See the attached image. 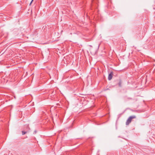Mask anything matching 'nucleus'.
Returning <instances> with one entry per match:
<instances>
[{
  "instance_id": "1",
  "label": "nucleus",
  "mask_w": 155,
  "mask_h": 155,
  "mask_svg": "<svg viewBox=\"0 0 155 155\" xmlns=\"http://www.w3.org/2000/svg\"><path fill=\"white\" fill-rule=\"evenodd\" d=\"M136 118V116L135 115L131 116L130 117L127 119L126 123V125H128L131 123V120L133 119H134Z\"/></svg>"
},
{
  "instance_id": "2",
  "label": "nucleus",
  "mask_w": 155,
  "mask_h": 155,
  "mask_svg": "<svg viewBox=\"0 0 155 155\" xmlns=\"http://www.w3.org/2000/svg\"><path fill=\"white\" fill-rule=\"evenodd\" d=\"M112 78V73H110L109 74L108 77V79L109 80H111Z\"/></svg>"
},
{
  "instance_id": "3",
  "label": "nucleus",
  "mask_w": 155,
  "mask_h": 155,
  "mask_svg": "<svg viewBox=\"0 0 155 155\" xmlns=\"http://www.w3.org/2000/svg\"><path fill=\"white\" fill-rule=\"evenodd\" d=\"M122 82L120 80H119V82L118 83L119 86L121 87Z\"/></svg>"
},
{
  "instance_id": "4",
  "label": "nucleus",
  "mask_w": 155,
  "mask_h": 155,
  "mask_svg": "<svg viewBox=\"0 0 155 155\" xmlns=\"http://www.w3.org/2000/svg\"><path fill=\"white\" fill-rule=\"evenodd\" d=\"M22 134L24 135V134H26L27 132V131H22Z\"/></svg>"
},
{
  "instance_id": "5",
  "label": "nucleus",
  "mask_w": 155,
  "mask_h": 155,
  "mask_svg": "<svg viewBox=\"0 0 155 155\" xmlns=\"http://www.w3.org/2000/svg\"><path fill=\"white\" fill-rule=\"evenodd\" d=\"M33 1V0H32L31 1V2H30V5H31V3H32Z\"/></svg>"
},
{
  "instance_id": "6",
  "label": "nucleus",
  "mask_w": 155,
  "mask_h": 155,
  "mask_svg": "<svg viewBox=\"0 0 155 155\" xmlns=\"http://www.w3.org/2000/svg\"><path fill=\"white\" fill-rule=\"evenodd\" d=\"M109 90V89L108 88H107V89H105V90H104V91H106V90Z\"/></svg>"
},
{
  "instance_id": "7",
  "label": "nucleus",
  "mask_w": 155,
  "mask_h": 155,
  "mask_svg": "<svg viewBox=\"0 0 155 155\" xmlns=\"http://www.w3.org/2000/svg\"><path fill=\"white\" fill-rule=\"evenodd\" d=\"M34 133H35V134L36 133V130H35V131H34Z\"/></svg>"
}]
</instances>
